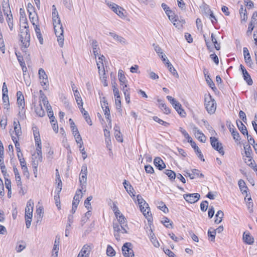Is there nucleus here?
<instances>
[{
	"mask_svg": "<svg viewBox=\"0 0 257 257\" xmlns=\"http://www.w3.org/2000/svg\"><path fill=\"white\" fill-rule=\"evenodd\" d=\"M17 102L19 106V108L22 107L21 110H20L19 113H22L23 109H24L25 106V100L24 95L22 94V92L20 91H19L17 93Z\"/></svg>",
	"mask_w": 257,
	"mask_h": 257,
	"instance_id": "obj_9",
	"label": "nucleus"
},
{
	"mask_svg": "<svg viewBox=\"0 0 257 257\" xmlns=\"http://www.w3.org/2000/svg\"><path fill=\"white\" fill-rule=\"evenodd\" d=\"M185 200L190 203H194L197 202L199 198V194H184L183 195Z\"/></svg>",
	"mask_w": 257,
	"mask_h": 257,
	"instance_id": "obj_8",
	"label": "nucleus"
},
{
	"mask_svg": "<svg viewBox=\"0 0 257 257\" xmlns=\"http://www.w3.org/2000/svg\"><path fill=\"white\" fill-rule=\"evenodd\" d=\"M90 249L91 248L89 245L87 244L84 245L79 252L77 257H88Z\"/></svg>",
	"mask_w": 257,
	"mask_h": 257,
	"instance_id": "obj_12",
	"label": "nucleus"
},
{
	"mask_svg": "<svg viewBox=\"0 0 257 257\" xmlns=\"http://www.w3.org/2000/svg\"><path fill=\"white\" fill-rule=\"evenodd\" d=\"M69 121L70 122V126H71L72 131L73 132V134H74L75 133H77V134H78V129L77 128V127L76 126V125H75V123H74L73 120L71 118H70L69 119Z\"/></svg>",
	"mask_w": 257,
	"mask_h": 257,
	"instance_id": "obj_53",
	"label": "nucleus"
},
{
	"mask_svg": "<svg viewBox=\"0 0 257 257\" xmlns=\"http://www.w3.org/2000/svg\"><path fill=\"white\" fill-rule=\"evenodd\" d=\"M54 199L55 201V204L59 210L61 209V202L60 200V196L59 194H57L54 196Z\"/></svg>",
	"mask_w": 257,
	"mask_h": 257,
	"instance_id": "obj_52",
	"label": "nucleus"
},
{
	"mask_svg": "<svg viewBox=\"0 0 257 257\" xmlns=\"http://www.w3.org/2000/svg\"><path fill=\"white\" fill-rule=\"evenodd\" d=\"M5 179V186L7 189L8 190V193L11 192V182L10 179H9L7 177H4Z\"/></svg>",
	"mask_w": 257,
	"mask_h": 257,
	"instance_id": "obj_59",
	"label": "nucleus"
},
{
	"mask_svg": "<svg viewBox=\"0 0 257 257\" xmlns=\"http://www.w3.org/2000/svg\"><path fill=\"white\" fill-rule=\"evenodd\" d=\"M12 140H13L14 143H15L17 152H19L21 151V149H20V145L18 142L19 139H17L16 137H15L14 136H13L12 137Z\"/></svg>",
	"mask_w": 257,
	"mask_h": 257,
	"instance_id": "obj_56",
	"label": "nucleus"
},
{
	"mask_svg": "<svg viewBox=\"0 0 257 257\" xmlns=\"http://www.w3.org/2000/svg\"><path fill=\"white\" fill-rule=\"evenodd\" d=\"M165 173L168 176V177H169L171 180L175 179L176 178V173L171 170H166Z\"/></svg>",
	"mask_w": 257,
	"mask_h": 257,
	"instance_id": "obj_48",
	"label": "nucleus"
},
{
	"mask_svg": "<svg viewBox=\"0 0 257 257\" xmlns=\"http://www.w3.org/2000/svg\"><path fill=\"white\" fill-rule=\"evenodd\" d=\"M205 13L206 15L207 14L208 15V18L211 21L213 25L217 23V19L210 9H208Z\"/></svg>",
	"mask_w": 257,
	"mask_h": 257,
	"instance_id": "obj_35",
	"label": "nucleus"
},
{
	"mask_svg": "<svg viewBox=\"0 0 257 257\" xmlns=\"http://www.w3.org/2000/svg\"><path fill=\"white\" fill-rule=\"evenodd\" d=\"M22 244H19V243H18L16 247V249L18 252H20L22 251L24 249L26 248V243L24 241H21Z\"/></svg>",
	"mask_w": 257,
	"mask_h": 257,
	"instance_id": "obj_55",
	"label": "nucleus"
},
{
	"mask_svg": "<svg viewBox=\"0 0 257 257\" xmlns=\"http://www.w3.org/2000/svg\"><path fill=\"white\" fill-rule=\"evenodd\" d=\"M242 75L244 80L246 82L247 84L249 85H251L253 83V81L248 72L246 71V72H244Z\"/></svg>",
	"mask_w": 257,
	"mask_h": 257,
	"instance_id": "obj_36",
	"label": "nucleus"
},
{
	"mask_svg": "<svg viewBox=\"0 0 257 257\" xmlns=\"http://www.w3.org/2000/svg\"><path fill=\"white\" fill-rule=\"evenodd\" d=\"M244 149L245 150V154L246 158H251V154L252 152L250 146L249 145H246L244 146Z\"/></svg>",
	"mask_w": 257,
	"mask_h": 257,
	"instance_id": "obj_43",
	"label": "nucleus"
},
{
	"mask_svg": "<svg viewBox=\"0 0 257 257\" xmlns=\"http://www.w3.org/2000/svg\"><path fill=\"white\" fill-rule=\"evenodd\" d=\"M168 14H167L168 16L169 20L174 22V25L176 27L178 26V17L175 16L174 13H173L171 11L168 13Z\"/></svg>",
	"mask_w": 257,
	"mask_h": 257,
	"instance_id": "obj_28",
	"label": "nucleus"
},
{
	"mask_svg": "<svg viewBox=\"0 0 257 257\" xmlns=\"http://www.w3.org/2000/svg\"><path fill=\"white\" fill-rule=\"evenodd\" d=\"M243 52L245 63L248 64L250 67L253 63L251 59L249 51L246 47L243 48Z\"/></svg>",
	"mask_w": 257,
	"mask_h": 257,
	"instance_id": "obj_15",
	"label": "nucleus"
},
{
	"mask_svg": "<svg viewBox=\"0 0 257 257\" xmlns=\"http://www.w3.org/2000/svg\"><path fill=\"white\" fill-rule=\"evenodd\" d=\"M185 138L188 140V142L189 143L194 149V151H198L199 147L196 145V143L193 141L191 137L188 135V137H186Z\"/></svg>",
	"mask_w": 257,
	"mask_h": 257,
	"instance_id": "obj_41",
	"label": "nucleus"
},
{
	"mask_svg": "<svg viewBox=\"0 0 257 257\" xmlns=\"http://www.w3.org/2000/svg\"><path fill=\"white\" fill-rule=\"evenodd\" d=\"M226 125L230 132L231 133L233 139L234 140L235 142L236 143L239 142L241 140L240 136L238 132L236 130L234 126L231 123V121L229 120H227Z\"/></svg>",
	"mask_w": 257,
	"mask_h": 257,
	"instance_id": "obj_7",
	"label": "nucleus"
},
{
	"mask_svg": "<svg viewBox=\"0 0 257 257\" xmlns=\"http://www.w3.org/2000/svg\"><path fill=\"white\" fill-rule=\"evenodd\" d=\"M18 124L16 121L14 122V130L15 132L16 135L19 137L21 136L22 135V132H21V128L20 126V124L19 123V122L18 121Z\"/></svg>",
	"mask_w": 257,
	"mask_h": 257,
	"instance_id": "obj_31",
	"label": "nucleus"
},
{
	"mask_svg": "<svg viewBox=\"0 0 257 257\" xmlns=\"http://www.w3.org/2000/svg\"><path fill=\"white\" fill-rule=\"evenodd\" d=\"M153 119L158 122L159 123L161 124H162L165 126H168L169 125V123L166 122V121H163V120H162L161 119L159 118L158 116H154L153 117Z\"/></svg>",
	"mask_w": 257,
	"mask_h": 257,
	"instance_id": "obj_57",
	"label": "nucleus"
},
{
	"mask_svg": "<svg viewBox=\"0 0 257 257\" xmlns=\"http://www.w3.org/2000/svg\"><path fill=\"white\" fill-rule=\"evenodd\" d=\"M236 124L238 130L244 136H248V132L246 127L243 124L241 121L236 120Z\"/></svg>",
	"mask_w": 257,
	"mask_h": 257,
	"instance_id": "obj_19",
	"label": "nucleus"
},
{
	"mask_svg": "<svg viewBox=\"0 0 257 257\" xmlns=\"http://www.w3.org/2000/svg\"><path fill=\"white\" fill-rule=\"evenodd\" d=\"M156 205L158 208L164 212L165 213H167L169 212V209L167 207L165 204L162 201H158L156 203Z\"/></svg>",
	"mask_w": 257,
	"mask_h": 257,
	"instance_id": "obj_27",
	"label": "nucleus"
},
{
	"mask_svg": "<svg viewBox=\"0 0 257 257\" xmlns=\"http://www.w3.org/2000/svg\"><path fill=\"white\" fill-rule=\"evenodd\" d=\"M106 254L109 256H113L115 255V251L114 249L110 245H108L107 246Z\"/></svg>",
	"mask_w": 257,
	"mask_h": 257,
	"instance_id": "obj_46",
	"label": "nucleus"
},
{
	"mask_svg": "<svg viewBox=\"0 0 257 257\" xmlns=\"http://www.w3.org/2000/svg\"><path fill=\"white\" fill-rule=\"evenodd\" d=\"M158 101L159 102H161V103H160L159 107L162 109V111H163L164 113L166 114H169L170 113V109L165 103H163L160 99H158Z\"/></svg>",
	"mask_w": 257,
	"mask_h": 257,
	"instance_id": "obj_39",
	"label": "nucleus"
},
{
	"mask_svg": "<svg viewBox=\"0 0 257 257\" xmlns=\"http://www.w3.org/2000/svg\"><path fill=\"white\" fill-rule=\"evenodd\" d=\"M143 215L148 220V222H152L153 220V218L151 216V213H150V208H148L146 212H143Z\"/></svg>",
	"mask_w": 257,
	"mask_h": 257,
	"instance_id": "obj_49",
	"label": "nucleus"
},
{
	"mask_svg": "<svg viewBox=\"0 0 257 257\" xmlns=\"http://www.w3.org/2000/svg\"><path fill=\"white\" fill-rule=\"evenodd\" d=\"M121 251L124 257H134L135 256L133 245L131 242L124 243L122 246Z\"/></svg>",
	"mask_w": 257,
	"mask_h": 257,
	"instance_id": "obj_5",
	"label": "nucleus"
},
{
	"mask_svg": "<svg viewBox=\"0 0 257 257\" xmlns=\"http://www.w3.org/2000/svg\"><path fill=\"white\" fill-rule=\"evenodd\" d=\"M118 221L119 222V223L121 225H126V224L125 223V220L124 216L123 215V214L120 215L119 216L118 218H117Z\"/></svg>",
	"mask_w": 257,
	"mask_h": 257,
	"instance_id": "obj_63",
	"label": "nucleus"
},
{
	"mask_svg": "<svg viewBox=\"0 0 257 257\" xmlns=\"http://www.w3.org/2000/svg\"><path fill=\"white\" fill-rule=\"evenodd\" d=\"M192 175L195 176V178L196 177H203L204 175L200 173V171L197 169H193L192 171Z\"/></svg>",
	"mask_w": 257,
	"mask_h": 257,
	"instance_id": "obj_62",
	"label": "nucleus"
},
{
	"mask_svg": "<svg viewBox=\"0 0 257 257\" xmlns=\"http://www.w3.org/2000/svg\"><path fill=\"white\" fill-rule=\"evenodd\" d=\"M194 135L201 142L205 143L206 141L205 136L195 126L193 127Z\"/></svg>",
	"mask_w": 257,
	"mask_h": 257,
	"instance_id": "obj_11",
	"label": "nucleus"
},
{
	"mask_svg": "<svg viewBox=\"0 0 257 257\" xmlns=\"http://www.w3.org/2000/svg\"><path fill=\"white\" fill-rule=\"evenodd\" d=\"M79 109L81 113L83 114L86 121L88 123V124L91 125L92 124V122L88 112L85 110V109L83 108L82 106L80 107Z\"/></svg>",
	"mask_w": 257,
	"mask_h": 257,
	"instance_id": "obj_23",
	"label": "nucleus"
},
{
	"mask_svg": "<svg viewBox=\"0 0 257 257\" xmlns=\"http://www.w3.org/2000/svg\"><path fill=\"white\" fill-rule=\"evenodd\" d=\"M167 66L169 70V71L176 78L179 77V75L177 72L176 70L175 69L173 65L170 63L169 60H167V62H166Z\"/></svg>",
	"mask_w": 257,
	"mask_h": 257,
	"instance_id": "obj_25",
	"label": "nucleus"
},
{
	"mask_svg": "<svg viewBox=\"0 0 257 257\" xmlns=\"http://www.w3.org/2000/svg\"><path fill=\"white\" fill-rule=\"evenodd\" d=\"M39 78L41 80L40 83L41 85H46L48 82V80L47 78V75L43 69L40 68L39 70Z\"/></svg>",
	"mask_w": 257,
	"mask_h": 257,
	"instance_id": "obj_13",
	"label": "nucleus"
},
{
	"mask_svg": "<svg viewBox=\"0 0 257 257\" xmlns=\"http://www.w3.org/2000/svg\"><path fill=\"white\" fill-rule=\"evenodd\" d=\"M29 19L33 26H35V25L38 24V18L36 14H33L32 13V12H30Z\"/></svg>",
	"mask_w": 257,
	"mask_h": 257,
	"instance_id": "obj_34",
	"label": "nucleus"
},
{
	"mask_svg": "<svg viewBox=\"0 0 257 257\" xmlns=\"http://www.w3.org/2000/svg\"><path fill=\"white\" fill-rule=\"evenodd\" d=\"M123 184L127 193H133L132 191L134 190V189L128 182L124 180Z\"/></svg>",
	"mask_w": 257,
	"mask_h": 257,
	"instance_id": "obj_44",
	"label": "nucleus"
},
{
	"mask_svg": "<svg viewBox=\"0 0 257 257\" xmlns=\"http://www.w3.org/2000/svg\"><path fill=\"white\" fill-rule=\"evenodd\" d=\"M242 239L247 244H252L254 242V238L249 232H244L243 233Z\"/></svg>",
	"mask_w": 257,
	"mask_h": 257,
	"instance_id": "obj_16",
	"label": "nucleus"
},
{
	"mask_svg": "<svg viewBox=\"0 0 257 257\" xmlns=\"http://www.w3.org/2000/svg\"><path fill=\"white\" fill-rule=\"evenodd\" d=\"M203 73L204 74L205 78L206 81L208 85L212 88L213 90H215L216 89V87L215 86V84L212 79L210 78L209 75L208 74V72L206 71V69H204L203 71Z\"/></svg>",
	"mask_w": 257,
	"mask_h": 257,
	"instance_id": "obj_14",
	"label": "nucleus"
},
{
	"mask_svg": "<svg viewBox=\"0 0 257 257\" xmlns=\"http://www.w3.org/2000/svg\"><path fill=\"white\" fill-rule=\"evenodd\" d=\"M33 207L26 208L25 209V218L32 219L33 216Z\"/></svg>",
	"mask_w": 257,
	"mask_h": 257,
	"instance_id": "obj_45",
	"label": "nucleus"
},
{
	"mask_svg": "<svg viewBox=\"0 0 257 257\" xmlns=\"http://www.w3.org/2000/svg\"><path fill=\"white\" fill-rule=\"evenodd\" d=\"M105 117L108 121V124H111V120L110 119V110L108 106H106L105 108L103 109Z\"/></svg>",
	"mask_w": 257,
	"mask_h": 257,
	"instance_id": "obj_40",
	"label": "nucleus"
},
{
	"mask_svg": "<svg viewBox=\"0 0 257 257\" xmlns=\"http://www.w3.org/2000/svg\"><path fill=\"white\" fill-rule=\"evenodd\" d=\"M223 215V212L221 210L218 211L215 215L216 219L214 221L215 223L217 224L220 223L222 221Z\"/></svg>",
	"mask_w": 257,
	"mask_h": 257,
	"instance_id": "obj_37",
	"label": "nucleus"
},
{
	"mask_svg": "<svg viewBox=\"0 0 257 257\" xmlns=\"http://www.w3.org/2000/svg\"><path fill=\"white\" fill-rule=\"evenodd\" d=\"M74 95L79 108L82 107L83 106V103L78 90H76Z\"/></svg>",
	"mask_w": 257,
	"mask_h": 257,
	"instance_id": "obj_26",
	"label": "nucleus"
},
{
	"mask_svg": "<svg viewBox=\"0 0 257 257\" xmlns=\"http://www.w3.org/2000/svg\"><path fill=\"white\" fill-rule=\"evenodd\" d=\"M131 196L134 199L135 202H137V201L139 205V207H141L142 205H145L146 208H148V204L147 203L146 201L143 198L141 195L138 194L136 197L135 194H132Z\"/></svg>",
	"mask_w": 257,
	"mask_h": 257,
	"instance_id": "obj_10",
	"label": "nucleus"
},
{
	"mask_svg": "<svg viewBox=\"0 0 257 257\" xmlns=\"http://www.w3.org/2000/svg\"><path fill=\"white\" fill-rule=\"evenodd\" d=\"M56 36L57 37V41L60 47H62L64 44L63 28L62 24L53 25Z\"/></svg>",
	"mask_w": 257,
	"mask_h": 257,
	"instance_id": "obj_3",
	"label": "nucleus"
},
{
	"mask_svg": "<svg viewBox=\"0 0 257 257\" xmlns=\"http://www.w3.org/2000/svg\"><path fill=\"white\" fill-rule=\"evenodd\" d=\"M216 235V230L211 231L210 229L208 231V236L211 237V241H214Z\"/></svg>",
	"mask_w": 257,
	"mask_h": 257,
	"instance_id": "obj_64",
	"label": "nucleus"
},
{
	"mask_svg": "<svg viewBox=\"0 0 257 257\" xmlns=\"http://www.w3.org/2000/svg\"><path fill=\"white\" fill-rule=\"evenodd\" d=\"M164 220L162 221V223L167 228L172 227V223H170V219L167 217H164Z\"/></svg>",
	"mask_w": 257,
	"mask_h": 257,
	"instance_id": "obj_61",
	"label": "nucleus"
},
{
	"mask_svg": "<svg viewBox=\"0 0 257 257\" xmlns=\"http://www.w3.org/2000/svg\"><path fill=\"white\" fill-rule=\"evenodd\" d=\"M83 143H81V145H79V150L82 154V158H83V160H85L87 158V156L86 152L85 151L84 147H83Z\"/></svg>",
	"mask_w": 257,
	"mask_h": 257,
	"instance_id": "obj_60",
	"label": "nucleus"
},
{
	"mask_svg": "<svg viewBox=\"0 0 257 257\" xmlns=\"http://www.w3.org/2000/svg\"><path fill=\"white\" fill-rule=\"evenodd\" d=\"M5 15H7V21L8 23V25L11 30L13 29V18L12 15H9L7 13L5 12Z\"/></svg>",
	"mask_w": 257,
	"mask_h": 257,
	"instance_id": "obj_42",
	"label": "nucleus"
},
{
	"mask_svg": "<svg viewBox=\"0 0 257 257\" xmlns=\"http://www.w3.org/2000/svg\"><path fill=\"white\" fill-rule=\"evenodd\" d=\"M238 184L242 193H247L248 188L243 180H239Z\"/></svg>",
	"mask_w": 257,
	"mask_h": 257,
	"instance_id": "obj_32",
	"label": "nucleus"
},
{
	"mask_svg": "<svg viewBox=\"0 0 257 257\" xmlns=\"http://www.w3.org/2000/svg\"><path fill=\"white\" fill-rule=\"evenodd\" d=\"M150 235V239L151 242L155 247H158L160 246V244L158 241L157 240L156 237L155 236L154 234L153 233V234H152L151 233Z\"/></svg>",
	"mask_w": 257,
	"mask_h": 257,
	"instance_id": "obj_50",
	"label": "nucleus"
},
{
	"mask_svg": "<svg viewBox=\"0 0 257 257\" xmlns=\"http://www.w3.org/2000/svg\"><path fill=\"white\" fill-rule=\"evenodd\" d=\"M167 98L168 101L172 104L174 108L176 109L177 112L183 117H184L186 115V112L182 107L181 104L175 98L171 96H167Z\"/></svg>",
	"mask_w": 257,
	"mask_h": 257,
	"instance_id": "obj_4",
	"label": "nucleus"
},
{
	"mask_svg": "<svg viewBox=\"0 0 257 257\" xmlns=\"http://www.w3.org/2000/svg\"><path fill=\"white\" fill-rule=\"evenodd\" d=\"M109 35L111 36L116 41L119 42L122 45H125L127 43L126 40L113 32H109Z\"/></svg>",
	"mask_w": 257,
	"mask_h": 257,
	"instance_id": "obj_18",
	"label": "nucleus"
},
{
	"mask_svg": "<svg viewBox=\"0 0 257 257\" xmlns=\"http://www.w3.org/2000/svg\"><path fill=\"white\" fill-rule=\"evenodd\" d=\"M21 20L24 21V26L23 28L20 29V41L22 43V48L26 49L28 48L30 45V34L26 18L23 16L22 18H20V21Z\"/></svg>",
	"mask_w": 257,
	"mask_h": 257,
	"instance_id": "obj_1",
	"label": "nucleus"
},
{
	"mask_svg": "<svg viewBox=\"0 0 257 257\" xmlns=\"http://www.w3.org/2000/svg\"><path fill=\"white\" fill-rule=\"evenodd\" d=\"M112 11L116 14L119 17L123 18L125 17V15L123 13L124 10L117 5H115V7H112Z\"/></svg>",
	"mask_w": 257,
	"mask_h": 257,
	"instance_id": "obj_21",
	"label": "nucleus"
},
{
	"mask_svg": "<svg viewBox=\"0 0 257 257\" xmlns=\"http://www.w3.org/2000/svg\"><path fill=\"white\" fill-rule=\"evenodd\" d=\"M92 49H93V54L96 57V56H99V48L98 47V42L96 40H92Z\"/></svg>",
	"mask_w": 257,
	"mask_h": 257,
	"instance_id": "obj_22",
	"label": "nucleus"
},
{
	"mask_svg": "<svg viewBox=\"0 0 257 257\" xmlns=\"http://www.w3.org/2000/svg\"><path fill=\"white\" fill-rule=\"evenodd\" d=\"M204 105L207 112L211 114L215 112L216 109L215 101L210 94L204 96Z\"/></svg>",
	"mask_w": 257,
	"mask_h": 257,
	"instance_id": "obj_2",
	"label": "nucleus"
},
{
	"mask_svg": "<svg viewBox=\"0 0 257 257\" xmlns=\"http://www.w3.org/2000/svg\"><path fill=\"white\" fill-rule=\"evenodd\" d=\"M33 132L35 140L41 139L38 128L36 126L33 127Z\"/></svg>",
	"mask_w": 257,
	"mask_h": 257,
	"instance_id": "obj_51",
	"label": "nucleus"
},
{
	"mask_svg": "<svg viewBox=\"0 0 257 257\" xmlns=\"http://www.w3.org/2000/svg\"><path fill=\"white\" fill-rule=\"evenodd\" d=\"M35 109V112L38 116L43 117L45 115V112L41 104H40L39 106L36 107Z\"/></svg>",
	"mask_w": 257,
	"mask_h": 257,
	"instance_id": "obj_33",
	"label": "nucleus"
},
{
	"mask_svg": "<svg viewBox=\"0 0 257 257\" xmlns=\"http://www.w3.org/2000/svg\"><path fill=\"white\" fill-rule=\"evenodd\" d=\"M247 158V160L244 159L245 163L256 172L257 175V165L255 161L252 159V157Z\"/></svg>",
	"mask_w": 257,
	"mask_h": 257,
	"instance_id": "obj_20",
	"label": "nucleus"
},
{
	"mask_svg": "<svg viewBox=\"0 0 257 257\" xmlns=\"http://www.w3.org/2000/svg\"><path fill=\"white\" fill-rule=\"evenodd\" d=\"M239 14L241 18V22H245L247 20V12L245 9H243L242 6L239 9Z\"/></svg>",
	"mask_w": 257,
	"mask_h": 257,
	"instance_id": "obj_24",
	"label": "nucleus"
},
{
	"mask_svg": "<svg viewBox=\"0 0 257 257\" xmlns=\"http://www.w3.org/2000/svg\"><path fill=\"white\" fill-rule=\"evenodd\" d=\"M210 140L212 148L223 156L224 154V152L223 151L222 144L220 143L218 141L217 139L214 137H211Z\"/></svg>",
	"mask_w": 257,
	"mask_h": 257,
	"instance_id": "obj_6",
	"label": "nucleus"
},
{
	"mask_svg": "<svg viewBox=\"0 0 257 257\" xmlns=\"http://www.w3.org/2000/svg\"><path fill=\"white\" fill-rule=\"evenodd\" d=\"M36 213L37 215V217L38 218V221L39 220H41L43 217V207L40 206L39 207L37 208L36 209Z\"/></svg>",
	"mask_w": 257,
	"mask_h": 257,
	"instance_id": "obj_47",
	"label": "nucleus"
},
{
	"mask_svg": "<svg viewBox=\"0 0 257 257\" xmlns=\"http://www.w3.org/2000/svg\"><path fill=\"white\" fill-rule=\"evenodd\" d=\"M254 28V24L252 23V22H250L248 25V29L246 32V35L247 36H249L251 35L252 31L253 30Z\"/></svg>",
	"mask_w": 257,
	"mask_h": 257,
	"instance_id": "obj_58",
	"label": "nucleus"
},
{
	"mask_svg": "<svg viewBox=\"0 0 257 257\" xmlns=\"http://www.w3.org/2000/svg\"><path fill=\"white\" fill-rule=\"evenodd\" d=\"M82 195H81V194H75V196L73 197L72 206L77 207L80 202V200L82 198Z\"/></svg>",
	"mask_w": 257,
	"mask_h": 257,
	"instance_id": "obj_38",
	"label": "nucleus"
},
{
	"mask_svg": "<svg viewBox=\"0 0 257 257\" xmlns=\"http://www.w3.org/2000/svg\"><path fill=\"white\" fill-rule=\"evenodd\" d=\"M155 166L160 170H162L166 167L165 164L160 157H156L154 161Z\"/></svg>",
	"mask_w": 257,
	"mask_h": 257,
	"instance_id": "obj_17",
	"label": "nucleus"
},
{
	"mask_svg": "<svg viewBox=\"0 0 257 257\" xmlns=\"http://www.w3.org/2000/svg\"><path fill=\"white\" fill-rule=\"evenodd\" d=\"M118 77L120 85H123V84L126 83V78L122 70L118 71Z\"/></svg>",
	"mask_w": 257,
	"mask_h": 257,
	"instance_id": "obj_30",
	"label": "nucleus"
},
{
	"mask_svg": "<svg viewBox=\"0 0 257 257\" xmlns=\"http://www.w3.org/2000/svg\"><path fill=\"white\" fill-rule=\"evenodd\" d=\"M211 41L214 44V47L217 50H219L220 49V44L217 43L216 39L214 37V34H211Z\"/></svg>",
	"mask_w": 257,
	"mask_h": 257,
	"instance_id": "obj_54",
	"label": "nucleus"
},
{
	"mask_svg": "<svg viewBox=\"0 0 257 257\" xmlns=\"http://www.w3.org/2000/svg\"><path fill=\"white\" fill-rule=\"evenodd\" d=\"M13 170L14 172L15 175L16 177V181L17 183L18 186H21L22 185V182L21 180V177L19 172L18 170L17 169L16 166H14L13 167Z\"/></svg>",
	"mask_w": 257,
	"mask_h": 257,
	"instance_id": "obj_29",
	"label": "nucleus"
}]
</instances>
